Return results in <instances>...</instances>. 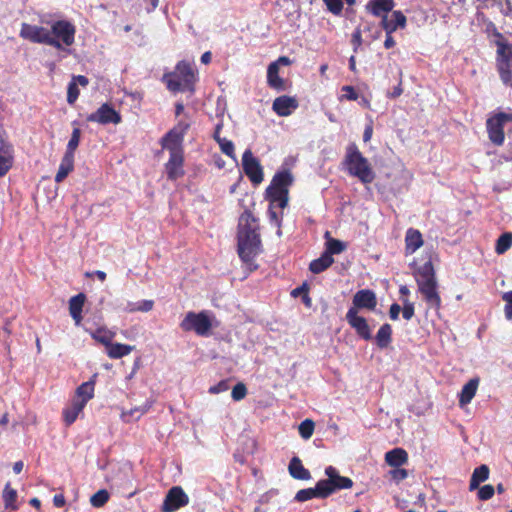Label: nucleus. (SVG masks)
Segmentation results:
<instances>
[{
  "label": "nucleus",
  "mask_w": 512,
  "mask_h": 512,
  "mask_svg": "<svg viewBox=\"0 0 512 512\" xmlns=\"http://www.w3.org/2000/svg\"><path fill=\"white\" fill-rule=\"evenodd\" d=\"M41 22L48 25L49 28L22 23L20 37L32 43L45 44L58 51L68 52V48L75 42V25L65 19L55 21L41 19Z\"/></svg>",
  "instance_id": "1"
},
{
  "label": "nucleus",
  "mask_w": 512,
  "mask_h": 512,
  "mask_svg": "<svg viewBox=\"0 0 512 512\" xmlns=\"http://www.w3.org/2000/svg\"><path fill=\"white\" fill-rule=\"evenodd\" d=\"M262 244L257 219L250 213L244 212L238 223L237 252L240 259L249 266L250 270L257 268L254 259L261 253Z\"/></svg>",
  "instance_id": "2"
},
{
  "label": "nucleus",
  "mask_w": 512,
  "mask_h": 512,
  "mask_svg": "<svg viewBox=\"0 0 512 512\" xmlns=\"http://www.w3.org/2000/svg\"><path fill=\"white\" fill-rule=\"evenodd\" d=\"M411 266L414 268V277L418 290L425 302L430 308L439 309L441 298L437 290V281L432 262L428 260L421 266H416V263L413 262Z\"/></svg>",
  "instance_id": "3"
},
{
  "label": "nucleus",
  "mask_w": 512,
  "mask_h": 512,
  "mask_svg": "<svg viewBox=\"0 0 512 512\" xmlns=\"http://www.w3.org/2000/svg\"><path fill=\"white\" fill-rule=\"evenodd\" d=\"M343 166L348 175L357 178L363 184H370L375 179V172L369 160L354 143L346 147Z\"/></svg>",
  "instance_id": "4"
},
{
  "label": "nucleus",
  "mask_w": 512,
  "mask_h": 512,
  "mask_svg": "<svg viewBox=\"0 0 512 512\" xmlns=\"http://www.w3.org/2000/svg\"><path fill=\"white\" fill-rule=\"evenodd\" d=\"M292 183L293 176L290 171H278L266 189L268 200L276 203L279 209L283 210L288 204L289 187Z\"/></svg>",
  "instance_id": "5"
},
{
  "label": "nucleus",
  "mask_w": 512,
  "mask_h": 512,
  "mask_svg": "<svg viewBox=\"0 0 512 512\" xmlns=\"http://www.w3.org/2000/svg\"><path fill=\"white\" fill-rule=\"evenodd\" d=\"M185 332H194L198 336H208L213 327V316L209 311L188 312L180 323Z\"/></svg>",
  "instance_id": "6"
},
{
  "label": "nucleus",
  "mask_w": 512,
  "mask_h": 512,
  "mask_svg": "<svg viewBox=\"0 0 512 512\" xmlns=\"http://www.w3.org/2000/svg\"><path fill=\"white\" fill-rule=\"evenodd\" d=\"M191 126V120L188 116H184L177 124L170 129L161 139L163 149L173 152H183V140L188 129Z\"/></svg>",
  "instance_id": "7"
},
{
  "label": "nucleus",
  "mask_w": 512,
  "mask_h": 512,
  "mask_svg": "<svg viewBox=\"0 0 512 512\" xmlns=\"http://www.w3.org/2000/svg\"><path fill=\"white\" fill-rule=\"evenodd\" d=\"M497 68L502 82L512 86V46L506 42H497Z\"/></svg>",
  "instance_id": "8"
},
{
  "label": "nucleus",
  "mask_w": 512,
  "mask_h": 512,
  "mask_svg": "<svg viewBox=\"0 0 512 512\" xmlns=\"http://www.w3.org/2000/svg\"><path fill=\"white\" fill-rule=\"evenodd\" d=\"M512 121V115L499 112L490 116L486 121V128L489 140L501 146L505 141L504 127L507 122Z\"/></svg>",
  "instance_id": "9"
},
{
  "label": "nucleus",
  "mask_w": 512,
  "mask_h": 512,
  "mask_svg": "<svg viewBox=\"0 0 512 512\" xmlns=\"http://www.w3.org/2000/svg\"><path fill=\"white\" fill-rule=\"evenodd\" d=\"M325 475L327 476V479L320 480L319 483L327 497L338 490L349 489L353 485L350 478L341 476L338 470L333 466L325 468Z\"/></svg>",
  "instance_id": "10"
},
{
  "label": "nucleus",
  "mask_w": 512,
  "mask_h": 512,
  "mask_svg": "<svg viewBox=\"0 0 512 512\" xmlns=\"http://www.w3.org/2000/svg\"><path fill=\"white\" fill-rule=\"evenodd\" d=\"M242 167L253 184L258 185L263 181V168L250 149L245 150L242 155Z\"/></svg>",
  "instance_id": "11"
},
{
  "label": "nucleus",
  "mask_w": 512,
  "mask_h": 512,
  "mask_svg": "<svg viewBox=\"0 0 512 512\" xmlns=\"http://www.w3.org/2000/svg\"><path fill=\"white\" fill-rule=\"evenodd\" d=\"M121 120V115L108 103L102 104L95 112L87 116L88 122H94L101 125H117Z\"/></svg>",
  "instance_id": "12"
},
{
  "label": "nucleus",
  "mask_w": 512,
  "mask_h": 512,
  "mask_svg": "<svg viewBox=\"0 0 512 512\" xmlns=\"http://www.w3.org/2000/svg\"><path fill=\"white\" fill-rule=\"evenodd\" d=\"M189 503V497L185 493L182 487L174 486L172 487L166 497L164 499L162 505L163 512H174L181 507L186 506Z\"/></svg>",
  "instance_id": "13"
},
{
  "label": "nucleus",
  "mask_w": 512,
  "mask_h": 512,
  "mask_svg": "<svg viewBox=\"0 0 512 512\" xmlns=\"http://www.w3.org/2000/svg\"><path fill=\"white\" fill-rule=\"evenodd\" d=\"M291 63V60L286 56L279 57L276 61L269 64L267 68V83L269 87L277 90H285V82L279 76L280 66H287Z\"/></svg>",
  "instance_id": "14"
},
{
  "label": "nucleus",
  "mask_w": 512,
  "mask_h": 512,
  "mask_svg": "<svg viewBox=\"0 0 512 512\" xmlns=\"http://www.w3.org/2000/svg\"><path fill=\"white\" fill-rule=\"evenodd\" d=\"M346 320L348 324L356 331L357 335L365 340L372 338L371 329L367 323V320L358 315V311L355 308H349L346 314Z\"/></svg>",
  "instance_id": "15"
},
{
  "label": "nucleus",
  "mask_w": 512,
  "mask_h": 512,
  "mask_svg": "<svg viewBox=\"0 0 512 512\" xmlns=\"http://www.w3.org/2000/svg\"><path fill=\"white\" fill-rule=\"evenodd\" d=\"M353 306L357 311L359 309H366L373 311L377 306L376 294L370 289H362L355 293L352 300Z\"/></svg>",
  "instance_id": "16"
},
{
  "label": "nucleus",
  "mask_w": 512,
  "mask_h": 512,
  "mask_svg": "<svg viewBox=\"0 0 512 512\" xmlns=\"http://www.w3.org/2000/svg\"><path fill=\"white\" fill-rule=\"evenodd\" d=\"M299 106L295 97L283 95L277 97L272 104L273 111L281 117L290 116Z\"/></svg>",
  "instance_id": "17"
},
{
  "label": "nucleus",
  "mask_w": 512,
  "mask_h": 512,
  "mask_svg": "<svg viewBox=\"0 0 512 512\" xmlns=\"http://www.w3.org/2000/svg\"><path fill=\"white\" fill-rule=\"evenodd\" d=\"M407 23L406 16L399 10L393 11L390 16L383 15L381 26L386 34H392L398 28H405Z\"/></svg>",
  "instance_id": "18"
},
{
  "label": "nucleus",
  "mask_w": 512,
  "mask_h": 512,
  "mask_svg": "<svg viewBox=\"0 0 512 512\" xmlns=\"http://www.w3.org/2000/svg\"><path fill=\"white\" fill-rule=\"evenodd\" d=\"M184 157L183 152L170 153L168 162L165 165L166 173L169 179L175 180L184 174L183 169Z\"/></svg>",
  "instance_id": "19"
},
{
  "label": "nucleus",
  "mask_w": 512,
  "mask_h": 512,
  "mask_svg": "<svg viewBox=\"0 0 512 512\" xmlns=\"http://www.w3.org/2000/svg\"><path fill=\"white\" fill-rule=\"evenodd\" d=\"M175 72L181 78L182 82H184V87H189V91L193 92V85L197 79V75L192 64L187 61H180L176 65Z\"/></svg>",
  "instance_id": "20"
},
{
  "label": "nucleus",
  "mask_w": 512,
  "mask_h": 512,
  "mask_svg": "<svg viewBox=\"0 0 512 512\" xmlns=\"http://www.w3.org/2000/svg\"><path fill=\"white\" fill-rule=\"evenodd\" d=\"M394 6V0H369L366 4V10L373 16L383 19V15L392 11Z\"/></svg>",
  "instance_id": "21"
},
{
  "label": "nucleus",
  "mask_w": 512,
  "mask_h": 512,
  "mask_svg": "<svg viewBox=\"0 0 512 512\" xmlns=\"http://www.w3.org/2000/svg\"><path fill=\"white\" fill-rule=\"evenodd\" d=\"M424 244L422 234L419 230L409 228L405 234V253L414 254Z\"/></svg>",
  "instance_id": "22"
},
{
  "label": "nucleus",
  "mask_w": 512,
  "mask_h": 512,
  "mask_svg": "<svg viewBox=\"0 0 512 512\" xmlns=\"http://www.w3.org/2000/svg\"><path fill=\"white\" fill-rule=\"evenodd\" d=\"M86 296L79 293L69 300V313L75 322V325H80L82 321V310L85 304Z\"/></svg>",
  "instance_id": "23"
},
{
  "label": "nucleus",
  "mask_w": 512,
  "mask_h": 512,
  "mask_svg": "<svg viewBox=\"0 0 512 512\" xmlns=\"http://www.w3.org/2000/svg\"><path fill=\"white\" fill-rule=\"evenodd\" d=\"M89 81L88 78L83 75L73 76L72 80L68 84L67 89V102L69 104H74L79 97L80 91L78 89V85L82 87H86Z\"/></svg>",
  "instance_id": "24"
},
{
  "label": "nucleus",
  "mask_w": 512,
  "mask_h": 512,
  "mask_svg": "<svg viewBox=\"0 0 512 512\" xmlns=\"http://www.w3.org/2000/svg\"><path fill=\"white\" fill-rule=\"evenodd\" d=\"M479 386V379H470L461 389L459 394V404L461 407L469 404L474 398Z\"/></svg>",
  "instance_id": "25"
},
{
  "label": "nucleus",
  "mask_w": 512,
  "mask_h": 512,
  "mask_svg": "<svg viewBox=\"0 0 512 512\" xmlns=\"http://www.w3.org/2000/svg\"><path fill=\"white\" fill-rule=\"evenodd\" d=\"M153 405V401L151 400H147L143 405L141 406H138V407H134L130 410H123L121 412V419L122 421L126 422V423H129L131 421H135V420H138L140 419L145 413H147L150 408L152 407Z\"/></svg>",
  "instance_id": "26"
},
{
  "label": "nucleus",
  "mask_w": 512,
  "mask_h": 512,
  "mask_svg": "<svg viewBox=\"0 0 512 512\" xmlns=\"http://www.w3.org/2000/svg\"><path fill=\"white\" fill-rule=\"evenodd\" d=\"M13 164V151L10 145L0 142V176L5 175Z\"/></svg>",
  "instance_id": "27"
},
{
  "label": "nucleus",
  "mask_w": 512,
  "mask_h": 512,
  "mask_svg": "<svg viewBox=\"0 0 512 512\" xmlns=\"http://www.w3.org/2000/svg\"><path fill=\"white\" fill-rule=\"evenodd\" d=\"M408 461V454L402 448H394L385 454V462L391 467H401Z\"/></svg>",
  "instance_id": "28"
},
{
  "label": "nucleus",
  "mask_w": 512,
  "mask_h": 512,
  "mask_svg": "<svg viewBox=\"0 0 512 512\" xmlns=\"http://www.w3.org/2000/svg\"><path fill=\"white\" fill-rule=\"evenodd\" d=\"M289 474L297 480H309L311 474L298 457H293L288 466Z\"/></svg>",
  "instance_id": "29"
},
{
  "label": "nucleus",
  "mask_w": 512,
  "mask_h": 512,
  "mask_svg": "<svg viewBox=\"0 0 512 512\" xmlns=\"http://www.w3.org/2000/svg\"><path fill=\"white\" fill-rule=\"evenodd\" d=\"M85 405L73 399L71 403L63 410V419L66 425H71L76 421Z\"/></svg>",
  "instance_id": "30"
},
{
  "label": "nucleus",
  "mask_w": 512,
  "mask_h": 512,
  "mask_svg": "<svg viewBox=\"0 0 512 512\" xmlns=\"http://www.w3.org/2000/svg\"><path fill=\"white\" fill-rule=\"evenodd\" d=\"M94 389V381L84 382L76 389V395L73 399L86 406L87 402L94 397Z\"/></svg>",
  "instance_id": "31"
},
{
  "label": "nucleus",
  "mask_w": 512,
  "mask_h": 512,
  "mask_svg": "<svg viewBox=\"0 0 512 512\" xmlns=\"http://www.w3.org/2000/svg\"><path fill=\"white\" fill-rule=\"evenodd\" d=\"M327 495L320 487L319 481L313 488L301 489L295 495V500L298 502H305L313 498H326Z\"/></svg>",
  "instance_id": "32"
},
{
  "label": "nucleus",
  "mask_w": 512,
  "mask_h": 512,
  "mask_svg": "<svg viewBox=\"0 0 512 512\" xmlns=\"http://www.w3.org/2000/svg\"><path fill=\"white\" fill-rule=\"evenodd\" d=\"M134 350V346L122 343H113L106 348V354L111 359H120L129 355Z\"/></svg>",
  "instance_id": "33"
},
{
  "label": "nucleus",
  "mask_w": 512,
  "mask_h": 512,
  "mask_svg": "<svg viewBox=\"0 0 512 512\" xmlns=\"http://www.w3.org/2000/svg\"><path fill=\"white\" fill-rule=\"evenodd\" d=\"M74 169V157L65 155L61 159V163L59 165L58 171L55 175V181L57 183H61L70 172Z\"/></svg>",
  "instance_id": "34"
},
{
  "label": "nucleus",
  "mask_w": 512,
  "mask_h": 512,
  "mask_svg": "<svg viewBox=\"0 0 512 512\" xmlns=\"http://www.w3.org/2000/svg\"><path fill=\"white\" fill-rule=\"evenodd\" d=\"M375 341L380 349H385L390 345L392 341V327L390 324H383L379 328L375 336Z\"/></svg>",
  "instance_id": "35"
},
{
  "label": "nucleus",
  "mask_w": 512,
  "mask_h": 512,
  "mask_svg": "<svg viewBox=\"0 0 512 512\" xmlns=\"http://www.w3.org/2000/svg\"><path fill=\"white\" fill-rule=\"evenodd\" d=\"M163 82L166 84L167 88L172 92L189 90V87H184V82H182L181 78L177 75L175 71L164 74Z\"/></svg>",
  "instance_id": "36"
},
{
  "label": "nucleus",
  "mask_w": 512,
  "mask_h": 512,
  "mask_svg": "<svg viewBox=\"0 0 512 512\" xmlns=\"http://www.w3.org/2000/svg\"><path fill=\"white\" fill-rule=\"evenodd\" d=\"M154 307V301L153 300H140V301H129L126 303L124 307V311L126 313H135V312H149Z\"/></svg>",
  "instance_id": "37"
},
{
  "label": "nucleus",
  "mask_w": 512,
  "mask_h": 512,
  "mask_svg": "<svg viewBox=\"0 0 512 512\" xmlns=\"http://www.w3.org/2000/svg\"><path fill=\"white\" fill-rule=\"evenodd\" d=\"M333 262H334L333 257L328 256V254H325L323 252L319 258L313 260L310 263L309 269L312 273L319 274V273L323 272L324 270H326L328 267H330L333 264Z\"/></svg>",
  "instance_id": "38"
},
{
  "label": "nucleus",
  "mask_w": 512,
  "mask_h": 512,
  "mask_svg": "<svg viewBox=\"0 0 512 512\" xmlns=\"http://www.w3.org/2000/svg\"><path fill=\"white\" fill-rule=\"evenodd\" d=\"M90 335L95 341L103 344L105 346V348H107L111 344L112 340L114 339L115 332H113L105 327H100L94 331H91Z\"/></svg>",
  "instance_id": "39"
},
{
  "label": "nucleus",
  "mask_w": 512,
  "mask_h": 512,
  "mask_svg": "<svg viewBox=\"0 0 512 512\" xmlns=\"http://www.w3.org/2000/svg\"><path fill=\"white\" fill-rule=\"evenodd\" d=\"M489 477V468L486 465H481L477 467L471 476L470 479V490H475L479 487L480 483L486 481Z\"/></svg>",
  "instance_id": "40"
},
{
  "label": "nucleus",
  "mask_w": 512,
  "mask_h": 512,
  "mask_svg": "<svg viewBox=\"0 0 512 512\" xmlns=\"http://www.w3.org/2000/svg\"><path fill=\"white\" fill-rule=\"evenodd\" d=\"M17 491L7 483L3 489L2 498L6 509L17 510Z\"/></svg>",
  "instance_id": "41"
},
{
  "label": "nucleus",
  "mask_w": 512,
  "mask_h": 512,
  "mask_svg": "<svg viewBox=\"0 0 512 512\" xmlns=\"http://www.w3.org/2000/svg\"><path fill=\"white\" fill-rule=\"evenodd\" d=\"M326 244H325V254L328 256H333L335 254H340L346 249V244L340 240L329 237V232H326Z\"/></svg>",
  "instance_id": "42"
},
{
  "label": "nucleus",
  "mask_w": 512,
  "mask_h": 512,
  "mask_svg": "<svg viewBox=\"0 0 512 512\" xmlns=\"http://www.w3.org/2000/svg\"><path fill=\"white\" fill-rule=\"evenodd\" d=\"M216 142L218 143L222 153H224L226 156L230 157L234 162H237V157L235 154V147H234V144L232 141L228 140L227 138L217 136Z\"/></svg>",
  "instance_id": "43"
},
{
  "label": "nucleus",
  "mask_w": 512,
  "mask_h": 512,
  "mask_svg": "<svg viewBox=\"0 0 512 512\" xmlns=\"http://www.w3.org/2000/svg\"><path fill=\"white\" fill-rule=\"evenodd\" d=\"M512 246V232L503 233L496 241L495 251L501 255L508 251Z\"/></svg>",
  "instance_id": "44"
},
{
  "label": "nucleus",
  "mask_w": 512,
  "mask_h": 512,
  "mask_svg": "<svg viewBox=\"0 0 512 512\" xmlns=\"http://www.w3.org/2000/svg\"><path fill=\"white\" fill-rule=\"evenodd\" d=\"M81 138V130L78 127H75L72 130L71 137L67 143L65 155L73 156L75 155V151L77 150Z\"/></svg>",
  "instance_id": "45"
},
{
  "label": "nucleus",
  "mask_w": 512,
  "mask_h": 512,
  "mask_svg": "<svg viewBox=\"0 0 512 512\" xmlns=\"http://www.w3.org/2000/svg\"><path fill=\"white\" fill-rule=\"evenodd\" d=\"M109 497L107 490L101 489L91 496L90 503L93 507L100 508L107 503Z\"/></svg>",
  "instance_id": "46"
},
{
  "label": "nucleus",
  "mask_w": 512,
  "mask_h": 512,
  "mask_svg": "<svg viewBox=\"0 0 512 512\" xmlns=\"http://www.w3.org/2000/svg\"><path fill=\"white\" fill-rule=\"evenodd\" d=\"M275 208H279V207L277 206L276 203L270 202L268 215H269L270 222L278 228L277 234L281 235L280 226H281V222H282V212L281 213L276 212Z\"/></svg>",
  "instance_id": "47"
},
{
  "label": "nucleus",
  "mask_w": 512,
  "mask_h": 512,
  "mask_svg": "<svg viewBox=\"0 0 512 512\" xmlns=\"http://www.w3.org/2000/svg\"><path fill=\"white\" fill-rule=\"evenodd\" d=\"M314 432V422L310 419H305L299 425V434L303 439H309Z\"/></svg>",
  "instance_id": "48"
},
{
  "label": "nucleus",
  "mask_w": 512,
  "mask_h": 512,
  "mask_svg": "<svg viewBox=\"0 0 512 512\" xmlns=\"http://www.w3.org/2000/svg\"><path fill=\"white\" fill-rule=\"evenodd\" d=\"M247 395V388L243 383H237L231 392V397L234 401H240Z\"/></svg>",
  "instance_id": "49"
},
{
  "label": "nucleus",
  "mask_w": 512,
  "mask_h": 512,
  "mask_svg": "<svg viewBox=\"0 0 512 512\" xmlns=\"http://www.w3.org/2000/svg\"><path fill=\"white\" fill-rule=\"evenodd\" d=\"M327 9L334 15H340L343 10V2L341 0H323Z\"/></svg>",
  "instance_id": "50"
},
{
  "label": "nucleus",
  "mask_w": 512,
  "mask_h": 512,
  "mask_svg": "<svg viewBox=\"0 0 512 512\" xmlns=\"http://www.w3.org/2000/svg\"><path fill=\"white\" fill-rule=\"evenodd\" d=\"M502 299L505 301L504 313L507 320L512 319V291L504 292Z\"/></svg>",
  "instance_id": "51"
},
{
  "label": "nucleus",
  "mask_w": 512,
  "mask_h": 512,
  "mask_svg": "<svg viewBox=\"0 0 512 512\" xmlns=\"http://www.w3.org/2000/svg\"><path fill=\"white\" fill-rule=\"evenodd\" d=\"M342 92H344V94L339 96L340 101H343V100L355 101L358 99V93L355 91V89L352 86H348V85L343 86Z\"/></svg>",
  "instance_id": "52"
},
{
  "label": "nucleus",
  "mask_w": 512,
  "mask_h": 512,
  "mask_svg": "<svg viewBox=\"0 0 512 512\" xmlns=\"http://www.w3.org/2000/svg\"><path fill=\"white\" fill-rule=\"evenodd\" d=\"M402 315L406 320H410L414 316V304L408 299H403Z\"/></svg>",
  "instance_id": "53"
},
{
  "label": "nucleus",
  "mask_w": 512,
  "mask_h": 512,
  "mask_svg": "<svg viewBox=\"0 0 512 512\" xmlns=\"http://www.w3.org/2000/svg\"><path fill=\"white\" fill-rule=\"evenodd\" d=\"M395 469L389 472L391 478L396 482H400L408 477V472L406 469L400 467H394Z\"/></svg>",
  "instance_id": "54"
},
{
  "label": "nucleus",
  "mask_w": 512,
  "mask_h": 512,
  "mask_svg": "<svg viewBox=\"0 0 512 512\" xmlns=\"http://www.w3.org/2000/svg\"><path fill=\"white\" fill-rule=\"evenodd\" d=\"M494 495V487L492 485H484L478 491L480 500H488Z\"/></svg>",
  "instance_id": "55"
},
{
  "label": "nucleus",
  "mask_w": 512,
  "mask_h": 512,
  "mask_svg": "<svg viewBox=\"0 0 512 512\" xmlns=\"http://www.w3.org/2000/svg\"><path fill=\"white\" fill-rule=\"evenodd\" d=\"M228 388H229V386L226 381H220L218 384L213 385L209 388V393L219 394V393L227 391Z\"/></svg>",
  "instance_id": "56"
},
{
  "label": "nucleus",
  "mask_w": 512,
  "mask_h": 512,
  "mask_svg": "<svg viewBox=\"0 0 512 512\" xmlns=\"http://www.w3.org/2000/svg\"><path fill=\"white\" fill-rule=\"evenodd\" d=\"M373 135V121L371 118H369V122L365 126L364 133H363V141L366 143L371 140Z\"/></svg>",
  "instance_id": "57"
},
{
  "label": "nucleus",
  "mask_w": 512,
  "mask_h": 512,
  "mask_svg": "<svg viewBox=\"0 0 512 512\" xmlns=\"http://www.w3.org/2000/svg\"><path fill=\"white\" fill-rule=\"evenodd\" d=\"M401 306L397 303H393L391 306H390V309H389V316L392 320H397L399 318V314L401 312Z\"/></svg>",
  "instance_id": "58"
},
{
  "label": "nucleus",
  "mask_w": 512,
  "mask_h": 512,
  "mask_svg": "<svg viewBox=\"0 0 512 512\" xmlns=\"http://www.w3.org/2000/svg\"><path fill=\"white\" fill-rule=\"evenodd\" d=\"M352 43L354 45V51H357V49L362 44V36L360 30H356L352 35Z\"/></svg>",
  "instance_id": "59"
},
{
  "label": "nucleus",
  "mask_w": 512,
  "mask_h": 512,
  "mask_svg": "<svg viewBox=\"0 0 512 512\" xmlns=\"http://www.w3.org/2000/svg\"><path fill=\"white\" fill-rule=\"evenodd\" d=\"M53 504L60 508L65 505V497L62 494H56L53 497Z\"/></svg>",
  "instance_id": "60"
},
{
  "label": "nucleus",
  "mask_w": 512,
  "mask_h": 512,
  "mask_svg": "<svg viewBox=\"0 0 512 512\" xmlns=\"http://www.w3.org/2000/svg\"><path fill=\"white\" fill-rule=\"evenodd\" d=\"M395 45V40L392 37V34H386V39L384 41V47L386 49H390Z\"/></svg>",
  "instance_id": "61"
},
{
  "label": "nucleus",
  "mask_w": 512,
  "mask_h": 512,
  "mask_svg": "<svg viewBox=\"0 0 512 512\" xmlns=\"http://www.w3.org/2000/svg\"><path fill=\"white\" fill-rule=\"evenodd\" d=\"M403 90L401 87V83H399L396 87H394L393 91L388 94L389 97L396 98L402 94Z\"/></svg>",
  "instance_id": "62"
},
{
  "label": "nucleus",
  "mask_w": 512,
  "mask_h": 512,
  "mask_svg": "<svg viewBox=\"0 0 512 512\" xmlns=\"http://www.w3.org/2000/svg\"><path fill=\"white\" fill-rule=\"evenodd\" d=\"M23 467H24V463L22 461H17L14 463L13 465V471L16 473V474H19L22 472L23 470Z\"/></svg>",
  "instance_id": "63"
},
{
  "label": "nucleus",
  "mask_w": 512,
  "mask_h": 512,
  "mask_svg": "<svg viewBox=\"0 0 512 512\" xmlns=\"http://www.w3.org/2000/svg\"><path fill=\"white\" fill-rule=\"evenodd\" d=\"M211 58H212L211 52L207 51V52L202 54L201 62L203 64H209L211 62Z\"/></svg>",
  "instance_id": "64"
}]
</instances>
